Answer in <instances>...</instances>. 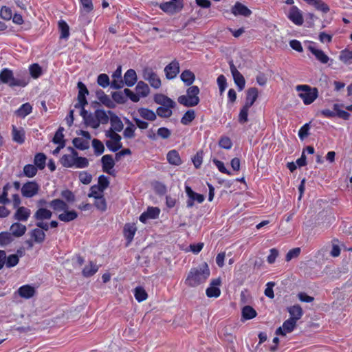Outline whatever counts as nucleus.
Wrapping results in <instances>:
<instances>
[{"mask_svg":"<svg viewBox=\"0 0 352 352\" xmlns=\"http://www.w3.org/2000/svg\"><path fill=\"white\" fill-rule=\"evenodd\" d=\"M29 81V76L25 72L17 73L16 76L8 68H4L0 72V82L10 87H24L28 85Z\"/></svg>","mask_w":352,"mask_h":352,"instance_id":"obj_1","label":"nucleus"},{"mask_svg":"<svg viewBox=\"0 0 352 352\" xmlns=\"http://www.w3.org/2000/svg\"><path fill=\"white\" fill-rule=\"evenodd\" d=\"M208 265L204 263L201 265L192 268L185 280V284L191 287H195L204 283L210 276Z\"/></svg>","mask_w":352,"mask_h":352,"instance_id":"obj_2","label":"nucleus"},{"mask_svg":"<svg viewBox=\"0 0 352 352\" xmlns=\"http://www.w3.org/2000/svg\"><path fill=\"white\" fill-rule=\"evenodd\" d=\"M199 92L200 90L197 86L191 85L186 89V94L179 96L177 101L180 104L186 107H195L200 102Z\"/></svg>","mask_w":352,"mask_h":352,"instance_id":"obj_3","label":"nucleus"},{"mask_svg":"<svg viewBox=\"0 0 352 352\" xmlns=\"http://www.w3.org/2000/svg\"><path fill=\"white\" fill-rule=\"evenodd\" d=\"M296 90L299 92L298 96L306 105L311 104L318 96V91L316 87H311L307 85H299L296 87Z\"/></svg>","mask_w":352,"mask_h":352,"instance_id":"obj_4","label":"nucleus"},{"mask_svg":"<svg viewBox=\"0 0 352 352\" xmlns=\"http://www.w3.org/2000/svg\"><path fill=\"white\" fill-rule=\"evenodd\" d=\"M52 212L47 208L41 207L34 214V219L36 221V226L45 231L49 230V224L45 223L44 220H49L52 217Z\"/></svg>","mask_w":352,"mask_h":352,"instance_id":"obj_5","label":"nucleus"},{"mask_svg":"<svg viewBox=\"0 0 352 352\" xmlns=\"http://www.w3.org/2000/svg\"><path fill=\"white\" fill-rule=\"evenodd\" d=\"M105 136L109 138L105 144L108 149L112 152H116L122 147L121 143V136L118 133H113L112 131H105Z\"/></svg>","mask_w":352,"mask_h":352,"instance_id":"obj_6","label":"nucleus"},{"mask_svg":"<svg viewBox=\"0 0 352 352\" xmlns=\"http://www.w3.org/2000/svg\"><path fill=\"white\" fill-rule=\"evenodd\" d=\"M40 190L39 184L35 181H28L23 184L21 188L23 197L32 198L36 196Z\"/></svg>","mask_w":352,"mask_h":352,"instance_id":"obj_7","label":"nucleus"},{"mask_svg":"<svg viewBox=\"0 0 352 352\" xmlns=\"http://www.w3.org/2000/svg\"><path fill=\"white\" fill-rule=\"evenodd\" d=\"M143 78L148 81L154 89H159L161 87V80L157 74L150 67H146L143 70Z\"/></svg>","mask_w":352,"mask_h":352,"instance_id":"obj_8","label":"nucleus"},{"mask_svg":"<svg viewBox=\"0 0 352 352\" xmlns=\"http://www.w3.org/2000/svg\"><path fill=\"white\" fill-rule=\"evenodd\" d=\"M184 7L183 1H167L160 5V8L164 12L174 14L179 12Z\"/></svg>","mask_w":352,"mask_h":352,"instance_id":"obj_9","label":"nucleus"},{"mask_svg":"<svg viewBox=\"0 0 352 352\" xmlns=\"http://www.w3.org/2000/svg\"><path fill=\"white\" fill-rule=\"evenodd\" d=\"M307 49L321 63L326 64L329 60V57L322 50L317 48L316 43L309 41Z\"/></svg>","mask_w":352,"mask_h":352,"instance_id":"obj_10","label":"nucleus"},{"mask_svg":"<svg viewBox=\"0 0 352 352\" xmlns=\"http://www.w3.org/2000/svg\"><path fill=\"white\" fill-rule=\"evenodd\" d=\"M230 69L232 75L234 83L238 87L239 91H242L245 85V80L243 75L238 71L236 66L234 65L233 61L229 62Z\"/></svg>","mask_w":352,"mask_h":352,"instance_id":"obj_11","label":"nucleus"},{"mask_svg":"<svg viewBox=\"0 0 352 352\" xmlns=\"http://www.w3.org/2000/svg\"><path fill=\"white\" fill-rule=\"evenodd\" d=\"M287 18L295 25H302L303 24V16L301 10L296 6H292L287 14Z\"/></svg>","mask_w":352,"mask_h":352,"instance_id":"obj_12","label":"nucleus"},{"mask_svg":"<svg viewBox=\"0 0 352 352\" xmlns=\"http://www.w3.org/2000/svg\"><path fill=\"white\" fill-rule=\"evenodd\" d=\"M77 87L78 89V102L75 104V108H80L87 104L86 96L89 94V91L86 85L82 82H78Z\"/></svg>","mask_w":352,"mask_h":352,"instance_id":"obj_13","label":"nucleus"},{"mask_svg":"<svg viewBox=\"0 0 352 352\" xmlns=\"http://www.w3.org/2000/svg\"><path fill=\"white\" fill-rule=\"evenodd\" d=\"M185 191L187 196L188 197V199L186 202L188 208H192L194 206L195 201L199 204H201L204 201V196L194 192L190 186H186Z\"/></svg>","mask_w":352,"mask_h":352,"instance_id":"obj_14","label":"nucleus"},{"mask_svg":"<svg viewBox=\"0 0 352 352\" xmlns=\"http://www.w3.org/2000/svg\"><path fill=\"white\" fill-rule=\"evenodd\" d=\"M68 150L70 151L71 153L63 155L60 160V162L65 168H74L75 158L78 153L72 147H68Z\"/></svg>","mask_w":352,"mask_h":352,"instance_id":"obj_15","label":"nucleus"},{"mask_svg":"<svg viewBox=\"0 0 352 352\" xmlns=\"http://www.w3.org/2000/svg\"><path fill=\"white\" fill-rule=\"evenodd\" d=\"M109 114L110 116L111 127L107 131H112L113 133L122 131L124 124L121 119L111 111H109Z\"/></svg>","mask_w":352,"mask_h":352,"instance_id":"obj_16","label":"nucleus"},{"mask_svg":"<svg viewBox=\"0 0 352 352\" xmlns=\"http://www.w3.org/2000/svg\"><path fill=\"white\" fill-rule=\"evenodd\" d=\"M296 326V322L295 321H293L292 319H287L283 322L281 327L276 330V334L277 336H285L287 333L292 332Z\"/></svg>","mask_w":352,"mask_h":352,"instance_id":"obj_17","label":"nucleus"},{"mask_svg":"<svg viewBox=\"0 0 352 352\" xmlns=\"http://www.w3.org/2000/svg\"><path fill=\"white\" fill-rule=\"evenodd\" d=\"M165 75L167 79L175 78L179 72V64L178 61L173 60L164 68Z\"/></svg>","mask_w":352,"mask_h":352,"instance_id":"obj_18","label":"nucleus"},{"mask_svg":"<svg viewBox=\"0 0 352 352\" xmlns=\"http://www.w3.org/2000/svg\"><path fill=\"white\" fill-rule=\"evenodd\" d=\"M231 12L234 16L241 15L248 17L252 14V11L247 6L239 1L236 2L232 7Z\"/></svg>","mask_w":352,"mask_h":352,"instance_id":"obj_19","label":"nucleus"},{"mask_svg":"<svg viewBox=\"0 0 352 352\" xmlns=\"http://www.w3.org/2000/svg\"><path fill=\"white\" fill-rule=\"evenodd\" d=\"M221 284L220 279H214L210 283V286L206 289V294L209 298H217L221 294L220 289L218 287Z\"/></svg>","mask_w":352,"mask_h":352,"instance_id":"obj_20","label":"nucleus"},{"mask_svg":"<svg viewBox=\"0 0 352 352\" xmlns=\"http://www.w3.org/2000/svg\"><path fill=\"white\" fill-rule=\"evenodd\" d=\"M15 294H17L23 298L30 299L35 295L36 289L35 287L32 285H25L20 287Z\"/></svg>","mask_w":352,"mask_h":352,"instance_id":"obj_21","label":"nucleus"},{"mask_svg":"<svg viewBox=\"0 0 352 352\" xmlns=\"http://www.w3.org/2000/svg\"><path fill=\"white\" fill-rule=\"evenodd\" d=\"M101 162L102 166V170L104 172L113 175V168L115 166V162L111 155H104L101 158Z\"/></svg>","mask_w":352,"mask_h":352,"instance_id":"obj_22","label":"nucleus"},{"mask_svg":"<svg viewBox=\"0 0 352 352\" xmlns=\"http://www.w3.org/2000/svg\"><path fill=\"white\" fill-rule=\"evenodd\" d=\"M112 81L111 82V87L115 89H118L124 87V81L122 78V69L121 66L118 67L116 70L112 75Z\"/></svg>","mask_w":352,"mask_h":352,"instance_id":"obj_23","label":"nucleus"},{"mask_svg":"<svg viewBox=\"0 0 352 352\" xmlns=\"http://www.w3.org/2000/svg\"><path fill=\"white\" fill-rule=\"evenodd\" d=\"M154 101L155 103L162 105L161 107H175L176 102L173 100L171 98L168 96L162 94H157L154 96Z\"/></svg>","mask_w":352,"mask_h":352,"instance_id":"obj_24","label":"nucleus"},{"mask_svg":"<svg viewBox=\"0 0 352 352\" xmlns=\"http://www.w3.org/2000/svg\"><path fill=\"white\" fill-rule=\"evenodd\" d=\"M154 101L155 103L162 105L161 107H175L176 102L173 100L171 98L168 96L162 94H157L154 96Z\"/></svg>","mask_w":352,"mask_h":352,"instance_id":"obj_25","label":"nucleus"},{"mask_svg":"<svg viewBox=\"0 0 352 352\" xmlns=\"http://www.w3.org/2000/svg\"><path fill=\"white\" fill-rule=\"evenodd\" d=\"M31 214L30 209L24 207L20 206L16 208V210L14 214V219L19 221H27Z\"/></svg>","mask_w":352,"mask_h":352,"instance_id":"obj_26","label":"nucleus"},{"mask_svg":"<svg viewBox=\"0 0 352 352\" xmlns=\"http://www.w3.org/2000/svg\"><path fill=\"white\" fill-rule=\"evenodd\" d=\"M137 74L134 69H128L124 75V85H126L127 87L133 86L137 82Z\"/></svg>","mask_w":352,"mask_h":352,"instance_id":"obj_27","label":"nucleus"},{"mask_svg":"<svg viewBox=\"0 0 352 352\" xmlns=\"http://www.w3.org/2000/svg\"><path fill=\"white\" fill-rule=\"evenodd\" d=\"M50 206L55 212H63L68 209L67 204L60 199H54L49 203Z\"/></svg>","mask_w":352,"mask_h":352,"instance_id":"obj_28","label":"nucleus"},{"mask_svg":"<svg viewBox=\"0 0 352 352\" xmlns=\"http://www.w3.org/2000/svg\"><path fill=\"white\" fill-rule=\"evenodd\" d=\"M288 312L290 315L289 319H292L293 321L297 322V321L301 318L303 314L301 307L298 305H295L287 308Z\"/></svg>","mask_w":352,"mask_h":352,"instance_id":"obj_29","label":"nucleus"},{"mask_svg":"<svg viewBox=\"0 0 352 352\" xmlns=\"http://www.w3.org/2000/svg\"><path fill=\"white\" fill-rule=\"evenodd\" d=\"M140 116L148 121H154L157 118L156 113L148 108L141 107L138 109Z\"/></svg>","mask_w":352,"mask_h":352,"instance_id":"obj_30","label":"nucleus"},{"mask_svg":"<svg viewBox=\"0 0 352 352\" xmlns=\"http://www.w3.org/2000/svg\"><path fill=\"white\" fill-rule=\"evenodd\" d=\"M78 217V213L72 210H68L67 209L64 210L63 212L58 215V219L63 222L67 223L75 220Z\"/></svg>","mask_w":352,"mask_h":352,"instance_id":"obj_31","label":"nucleus"},{"mask_svg":"<svg viewBox=\"0 0 352 352\" xmlns=\"http://www.w3.org/2000/svg\"><path fill=\"white\" fill-rule=\"evenodd\" d=\"M137 228L134 224L126 223L124 227V235L127 240L128 245L133 239Z\"/></svg>","mask_w":352,"mask_h":352,"instance_id":"obj_32","label":"nucleus"},{"mask_svg":"<svg viewBox=\"0 0 352 352\" xmlns=\"http://www.w3.org/2000/svg\"><path fill=\"white\" fill-rule=\"evenodd\" d=\"M166 159L169 164L174 166H179L182 164V160L177 151L170 150L166 155Z\"/></svg>","mask_w":352,"mask_h":352,"instance_id":"obj_33","label":"nucleus"},{"mask_svg":"<svg viewBox=\"0 0 352 352\" xmlns=\"http://www.w3.org/2000/svg\"><path fill=\"white\" fill-rule=\"evenodd\" d=\"M25 134V131L23 128L19 129L15 126H12V135L14 142L20 144L24 143Z\"/></svg>","mask_w":352,"mask_h":352,"instance_id":"obj_34","label":"nucleus"},{"mask_svg":"<svg viewBox=\"0 0 352 352\" xmlns=\"http://www.w3.org/2000/svg\"><path fill=\"white\" fill-rule=\"evenodd\" d=\"M26 230V226L19 222L14 223L10 226V233L16 237L23 236L25 233Z\"/></svg>","mask_w":352,"mask_h":352,"instance_id":"obj_35","label":"nucleus"},{"mask_svg":"<svg viewBox=\"0 0 352 352\" xmlns=\"http://www.w3.org/2000/svg\"><path fill=\"white\" fill-rule=\"evenodd\" d=\"M180 78L186 86H191L195 82V76L190 70L186 69L182 72Z\"/></svg>","mask_w":352,"mask_h":352,"instance_id":"obj_36","label":"nucleus"},{"mask_svg":"<svg viewBox=\"0 0 352 352\" xmlns=\"http://www.w3.org/2000/svg\"><path fill=\"white\" fill-rule=\"evenodd\" d=\"M258 97V90L255 87L249 89L247 91V96L245 106L251 107Z\"/></svg>","mask_w":352,"mask_h":352,"instance_id":"obj_37","label":"nucleus"},{"mask_svg":"<svg viewBox=\"0 0 352 352\" xmlns=\"http://www.w3.org/2000/svg\"><path fill=\"white\" fill-rule=\"evenodd\" d=\"M32 111V106L29 103L26 102L23 104L16 111L15 114L20 118H24Z\"/></svg>","mask_w":352,"mask_h":352,"instance_id":"obj_38","label":"nucleus"},{"mask_svg":"<svg viewBox=\"0 0 352 352\" xmlns=\"http://www.w3.org/2000/svg\"><path fill=\"white\" fill-rule=\"evenodd\" d=\"M44 231V230L39 228H35L31 231L30 236L36 243H41L45 239V234Z\"/></svg>","mask_w":352,"mask_h":352,"instance_id":"obj_39","label":"nucleus"},{"mask_svg":"<svg viewBox=\"0 0 352 352\" xmlns=\"http://www.w3.org/2000/svg\"><path fill=\"white\" fill-rule=\"evenodd\" d=\"M96 96L98 99L100 100V102H102L103 104L108 107H113V102L111 100L109 96L105 94V93L100 89L96 91Z\"/></svg>","mask_w":352,"mask_h":352,"instance_id":"obj_40","label":"nucleus"},{"mask_svg":"<svg viewBox=\"0 0 352 352\" xmlns=\"http://www.w3.org/2000/svg\"><path fill=\"white\" fill-rule=\"evenodd\" d=\"M95 114L99 125L100 124H107L110 120L109 111L107 112L103 109H97L95 111Z\"/></svg>","mask_w":352,"mask_h":352,"instance_id":"obj_41","label":"nucleus"},{"mask_svg":"<svg viewBox=\"0 0 352 352\" xmlns=\"http://www.w3.org/2000/svg\"><path fill=\"white\" fill-rule=\"evenodd\" d=\"M135 90L140 97H146L150 93V89L146 83L143 81L138 82Z\"/></svg>","mask_w":352,"mask_h":352,"instance_id":"obj_42","label":"nucleus"},{"mask_svg":"<svg viewBox=\"0 0 352 352\" xmlns=\"http://www.w3.org/2000/svg\"><path fill=\"white\" fill-rule=\"evenodd\" d=\"M34 166L40 170L44 169L46 163V156L43 153H38L35 155L34 158Z\"/></svg>","mask_w":352,"mask_h":352,"instance_id":"obj_43","label":"nucleus"},{"mask_svg":"<svg viewBox=\"0 0 352 352\" xmlns=\"http://www.w3.org/2000/svg\"><path fill=\"white\" fill-rule=\"evenodd\" d=\"M98 270V266L91 261L88 265L83 268L82 273L85 277H90L96 274Z\"/></svg>","mask_w":352,"mask_h":352,"instance_id":"obj_44","label":"nucleus"},{"mask_svg":"<svg viewBox=\"0 0 352 352\" xmlns=\"http://www.w3.org/2000/svg\"><path fill=\"white\" fill-rule=\"evenodd\" d=\"M339 60L345 65L352 64V50H343L339 55Z\"/></svg>","mask_w":352,"mask_h":352,"instance_id":"obj_45","label":"nucleus"},{"mask_svg":"<svg viewBox=\"0 0 352 352\" xmlns=\"http://www.w3.org/2000/svg\"><path fill=\"white\" fill-rule=\"evenodd\" d=\"M74 146L81 151L88 149L89 148V142L85 140L83 138H75L72 140Z\"/></svg>","mask_w":352,"mask_h":352,"instance_id":"obj_46","label":"nucleus"},{"mask_svg":"<svg viewBox=\"0 0 352 352\" xmlns=\"http://www.w3.org/2000/svg\"><path fill=\"white\" fill-rule=\"evenodd\" d=\"M256 311L251 306L246 305L242 309V317L244 320H250L256 317Z\"/></svg>","mask_w":352,"mask_h":352,"instance_id":"obj_47","label":"nucleus"},{"mask_svg":"<svg viewBox=\"0 0 352 352\" xmlns=\"http://www.w3.org/2000/svg\"><path fill=\"white\" fill-rule=\"evenodd\" d=\"M58 28L60 32V38L67 39L69 36V28L67 23L63 20L60 21Z\"/></svg>","mask_w":352,"mask_h":352,"instance_id":"obj_48","label":"nucleus"},{"mask_svg":"<svg viewBox=\"0 0 352 352\" xmlns=\"http://www.w3.org/2000/svg\"><path fill=\"white\" fill-rule=\"evenodd\" d=\"M195 118V112L193 109L188 110L182 116L181 123L184 125H188Z\"/></svg>","mask_w":352,"mask_h":352,"instance_id":"obj_49","label":"nucleus"},{"mask_svg":"<svg viewBox=\"0 0 352 352\" xmlns=\"http://www.w3.org/2000/svg\"><path fill=\"white\" fill-rule=\"evenodd\" d=\"M174 107H159L156 110V116H159L161 118H170L172 114V109Z\"/></svg>","mask_w":352,"mask_h":352,"instance_id":"obj_50","label":"nucleus"},{"mask_svg":"<svg viewBox=\"0 0 352 352\" xmlns=\"http://www.w3.org/2000/svg\"><path fill=\"white\" fill-rule=\"evenodd\" d=\"M134 296L138 302H142L146 300L148 294L143 287H137L134 289Z\"/></svg>","mask_w":352,"mask_h":352,"instance_id":"obj_51","label":"nucleus"},{"mask_svg":"<svg viewBox=\"0 0 352 352\" xmlns=\"http://www.w3.org/2000/svg\"><path fill=\"white\" fill-rule=\"evenodd\" d=\"M84 122L87 126H89L95 129L100 126L95 113H89L85 120H84Z\"/></svg>","mask_w":352,"mask_h":352,"instance_id":"obj_52","label":"nucleus"},{"mask_svg":"<svg viewBox=\"0 0 352 352\" xmlns=\"http://www.w3.org/2000/svg\"><path fill=\"white\" fill-rule=\"evenodd\" d=\"M11 188V185L10 183H7L3 188V190L1 192V197H0V204H8L10 203V200L8 199V190Z\"/></svg>","mask_w":352,"mask_h":352,"instance_id":"obj_53","label":"nucleus"},{"mask_svg":"<svg viewBox=\"0 0 352 352\" xmlns=\"http://www.w3.org/2000/svg\"><path fill=\"white\" fill-rule=\"evenodd\" d=\"M38 171V168L32 164H27L23 167V174L27 177H34Z\"/></svg>","mask_w":352,"mask_h":352,"instance_id":"obj_54","label":"nucleus"},{"mask_svg":"<svg viewBox=\"0 0 352 352\" xmlns=\"http://www.w3.org/2000/svg\"><path fill=\"white\" fill-rule=\"evenodd\" d=\"M63 131L64 128L62 126H60L56 132L55 133V135L53 138V142L56 144H65L64 140V135H63Z\"/></svg>","mask_w":352,"mask_h":352,"instance_id":"obj_55","label":"nucleus"},{"mask_svg":"<svg viewBox=\"0 0 352 352\" xmlns=\"http://www.w3.org/2000/svg\"><path fill=\"white\" fill-rule=\"evenodd\" d=\"M92 146L94 150V153L96 155H100L104 151V146L101 141L98 139H94L92 140Z\"/></svg>","mask_w":352,"mask_h":352,"instance_id":"obj_56","label":"nucleus"},{"mask_svg":"<svg viewBox=\"0 0 352 352\" xmlns=\"http://www.w3.org/2000/svg\"><path fill=\"white\" fill-rule=\"evenodd\" d=\"M89 166V160L84 157H78V155L75 158V164L74 168H84Z\"/></svg>","mask_w":352,"mask_h":352,"instance_id":"obj_57","label":"nucleus"},{"mask_svg":"<svg viewBox=\"0 0 352 352\" xmlns=\"http://www.w3.org/2000/svg\"><path fill=\"white\" fill-rule=\"evenodd\" d=\"M12 234L8 232H2L0 233V245H6L12 241Z\"/></svg>","mask_w":352,"mask_h":352,"instance_id":"obj_58","label":"nucleus"},{"mask_svg":"<svg viewBox=\"0 0 352 352\" xmlns=\"http://www.w3.org/2000/svg\"><path fill=\"white\" fill-rule=\"evenodd\" d=\"M333 109L336 111V116L342 118L344 120H348L350 118V113L347 111L340 109L339 104H333Z\"/></svg>","mask_w":352,"mask_h":352,"instance_id":"obj_59","label":"nucleus"},{"mask_svg":"<svg viewBox=\"0 0 352 352\" xmlns=\"http://www.w3.org/2000/svg\"><path fill=\"white\" fill-rule=\"evenodd\" d=\"M29 69L31 76L34 78H38L42 74V69L37 63L31 65Z\"/></svg>","mask_w":352,"mask_h":352,"instance_id":"obj_60","label":"nucleus"},{"mask_svg":"<svg viewBox=\"0 0 352 352\" xmlns=\"http://www.w3.org/2000/svg\"><path fill=\"white\" fill-rule=\"evenodd\" d=\"M97 83L103 88H106L109 85L111 86L109 78L106 74H101L98 76Z\"/></svg>","mask_w":352,"mask_h":352,"instance_id":"obj_61","label":"nucleus"},{"mask_svg":"<svg viewBox=\"0 0 352 352\" xmlns=\"http://www.w3.org/2000/svg\"><path fill=\"white\" fill-rule=\"evenodd\" d=\"M94 206L102 212H104L107 210V202L103 195L95 199Z\"/></svg>","mask_w":352,"mask_h":352,"instance_id":"obj_62","label":"nucleus"},{"mask_svg":"<svg viewBox=\"0 0 352 352\" xmlns=\"http://www.w3.org/2000/svg\"><path fill=\"white\" fill-rule=\"evenodd\" d=\"M250 107H248L247 106H243L239 112V122L241 124H244L248 122V111Z\"/></svg>","mask_w":352,"mask_h":352,"instance_id":"obj_63","label":"nucleus"},{"mask_svg":"<svg viewBox=\"0 0 352 352\" xmlns=\"http://www.w3.org/2000/svg\"><path fill=\"white\" fill-rule=\"evenodd\" d=\"M19 258L16 254H11L6 258V265L7 267H12L16 265L19 263Z\"/></svg>","mask_w":352,"mask_h":352,"instance_id":"obj_64","label":"nucleus"}]
</instances>
